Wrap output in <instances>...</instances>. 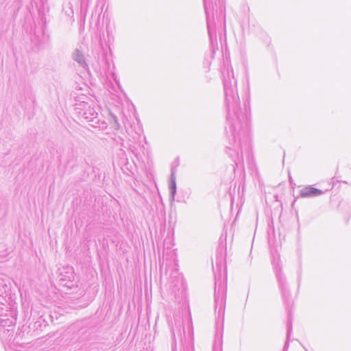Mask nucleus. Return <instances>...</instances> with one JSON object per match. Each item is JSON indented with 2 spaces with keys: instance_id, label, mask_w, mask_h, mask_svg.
Returning a JSON list of instances; mask_svg holds the SVG:
<instances>
[{
  "instance_id": "obj_1",
  "label": "nucleus",
  "mask_w": 351,
  "mask_h": 351,
  "mask_svg": "<svg viewBox=\"0 0 351 351\" xmlns=\"http://www.w3.org/2000/svg\"><path fill=\"white\" fill-rule=\"evenodd\" d=\"M223 90L225 93V101L227 107V122L228 128L226 127V132H230L232 141L230 144L232 147H227V149H237L242 153V141H247L249 133L250 123L247 117V110L241 108L240 99L237 89V81L232 73L230 77L228 70L223 71Z\"/></svg>"
},
{
  "instance_id": "obj_2",
  "label": "nucleus",
  "mask_w": 351,
  "mask_h": 351,
  "mask_svg": "<svg viewBox=\"0 0 351 351\" xmlns=\"http://www.w3.org/2000/svg\"><path fill=\"white\" fill-rule=\"evenodd\" d=\"M222 262V258L217 256L215 260V267L213 266L215 274V311L218 308V317L223 316L225 309L226 290L221 280Z\"/></svg>"
},
{
  "instance_id": "obj_3",
  "label": "nucleus",
  "mask_w": 351,
  "mask_h": 351,
  "mask_svg": "<svg viewBox=\"0 0 351 351\" xmlns=\"http://www.w3.org/2000/svg\"><path fill=\"white\" fill-rule=\"evenodd\" d=\"M76 110H79L78 113L82 117L90 122V126L95 128H101L98 113L94 108L88 105V102L83 101L80 104H76Z\"/></svg>"
},
{
  "instance_id": "obj_4",
  "label": "nucleus",
  "mask_w": 351,
  "mask_h": 351,
  "mask_svg": "<svg viewBox=\"0 0 351 351\" xmlns=\"http://www.w3.org/2000/svg\"><path fill=\"white\" fill-rule=\"evenodd\" d=\"M278 285L281 291V293L284 300L286 308L288 311V314L291 313V317L292 318L291 306L293 305V300L291 298V294L288 289L286 278H283V282L278 281Z\"/></svg>"
},
{
  "instance_id": "obj_5",
  "label": "nucleus",
  "mask_w": 351,
  "mask_h": 351,
  "mask_svg": "<svg viewBox=\"0 0 351 351\" xmlns=\"http://www.w3.org/2000/svg\"><path fill=\"white\" fill-rule=\"evenodd\" d=\"M75 279L73 268L67 266L64 267L62 271L60 272L59 276V281L63 286L71 287L73 286V281Z\"/></svg>"
},
{
  "instance_id": "obj_6",
  "label": "nucleus",
  "mask_w": 351,
  "mask_h": 351,
  "mask_svg": "<svg viewBox=\"0 0 351 351\" xmlns=\"http://www.w3.org/2000/svg\"><path fill=\"white\" fill-rule=\"evenodd\" d=\"M271 264L273 265V268L276 276L278 281H280L283 282V278H286L285 276L282 271V263L280 261V255L278 252H271Z\"/></svg>"
},
{
  "instance_id": "obj_7",
  "label": "nucleus",
  "mask_w": 351,
  "mask_h": 351,
  "mask_svg": "<svg viewBox=\"0 0 351 351\" xmlns=\"http://www.w3.org/2000/svg\"><path fill=\"white\" fill-rule=\"evenodd\" d=\"M324 194V191L322 190L315 188L311 185L306 186L304 187L300 191V196L301 197H314L320 196Z\"/></svg>"
},
{
  "instance_id": "obj_8",
  "label": "nucleus",
  "mask_w": 351,
  "mask_h": 351,
  "mask_svg": "<svg viewBox=\"0 0 351 351\" xmlns=\"http://www.w3.org/2000/svg\"><path fill=\"white\" fill-rule=\"evenodd\" d=\"M73 59L74 61L77 62L80 66L82 69L86 70L88 69V66L86 62L85 57L82 52L80 51L78 49H76L72 55Z\"/></svg>"
},
{
  "instance_id": "obj_9",
  "label": "nucleus",
  "mask_w": 351,
  "mask_h": 351,
  "mask_svg": "<svg viewBox=\"0 0 351 351\" xmlns=\"http://www.w3.org/2000/svg\"><path fill=\"white\" fill-rule=\"evenodd\" d=\"M169 189L170 198L173 201L174 200L175 195L176 194V173L173 169H171Z\"/></svg>"
},
{
  "instance_id": "obj_10",
  "label": "nucleus",
  "mask_w": 351,
  "mask_h": 351,
  "mask_svg": "<svg viewBox=\"0 0 351 351\" xmlns=\"http://www.w3.org/2000/svg\"><path fill=\"white\" fill-rule=\"evenodd\" d=\"M292 319L291 317V313H289V318L287 323V338L286 341L283 348V351H287L289 346L290 337L292 332Z\"/></svg>"
},
{
  "instance_id": "obj_11",
  "label": "nucleus",
  "mask_w": 351,
  "mask_h": 351,
  "mask_svg": "<svg viewBox=\"0 0 351 351\" xmlns=\"http://www.w3.org/2000/svg\"><path fill=\"white\" fill-rule=\"evenodd\" d=\"M204 10H205V12L206 14V22H207V28H208V34H209V37H210V41L211 43V45H213V36L212 34V23L210 21V16H209V14L208 12V0H204Z\"/></svg>"
},
{
  "instance_id": "obj_12",
  "label": "nucleus",
  "mask_w": 351,
  "mask_h": 351,
  "mask_svg": "<svg viewBox=\"0 0 351 351\" xmlns=\"http://www.w3.org/2000/svg\"><path fill=\"white\" fill-rule=\"evenodd\" d=\"M35 38L37 40L36 45L38 47L41 46L49 40V36H46L43 29L36 32L34 34Z\"/></svg>"
},
{
  "instance_id": "obj_13",
  "label": "nucleus",
  "mask_w": 351,
  "mask_h": 351,
  "mask_svg": "<svg viewBox=\"0 0 351 351\" xmlns=\"http://www.w3.org/2000/svg\"><path fill=\"white\" fill-rule=\"evenodd\" d=\"M221 337L222 335H220L219 338L218 343H217V336L215 337V340L213 344V351H221Z\"/></svg>"
},
{
  "instance_id": "obj_14",
  "label": "nucleus",
  "mask_w": 351,
  "mask_h": 351,
  "mask_svg": "<svg viewBox=\"0 0 351 351\" xmlns=\"http://www.w3.org/2000/svg\"><path fill=\"white\" fill-rule=\"evenodd\" d=\"M16 318L14 319H1V324L3 325V326H10L12 324H15V322H16Z\"/></svg>"
},
{
  "instance_id": "obj_15",
  "label": "nucleus",
  "mask_w": 351,
  "mask_h": 351,
  "mask_svg": "<svg viewBox=\"0 0 351 351\" xmlns=\"http://www.w3.org/2000/svg\"><path fill=\"white\" fill-rule=\"evenodd\" d=\"M215 4L216 6L222 7L224 4V0H215Z\"/></svg>"
},
{
  "instance_id": "obj_16",
  "label": "nucleus",
  "mask_w": 351,
  "mask_h": 351,
  "mask_svg": "<svg viewBox=\"0 0 351 351\" xmlns=\"http://www.w3.org/2000/svg\"><path fill=\"white\" fill-rule=\"evenodd\" d=\"M215 53V51L213 49H212V58H213V54Z\"/></svg>"
},
{
  "instance_id": "obj_17",
  "label": "nucleus",
  "mask_w": 351,
  "mask_h": 351,
  "mask_svg": "<svg viewBox=\"0 0 351 351\" xmlns=\"http://www.w3.org/2000/svg\"><path fill=\"white\" fill-rule=\"evenodd\" d=\"M175 346H176L173 343V344H172V350H173H173H174V349H175Z\"/></svg>"
},
{
  "instance_id": "obj_18",
  "label": "nucleus",
  "mask_w": 351,
  "mask_h": 351,
  "mask_svg": "<svg viewBox=\"0 0 351 351\" xmlns=\"http://www.w3.org/2000/svg\"><path fill=\"white\" fill-rule=\"evenodd\" d=\"M289 181H290L291 183L292 182V178H291V176H289Z\"/></svg>"
},
{
  "instance_id": "obj_19",
  "label": "nucleus",
  "mask_w": 351,
  "mask_h": 351,
  "mask_svg": "<svg viewBox=\"0 0 351 351\" xmlns=\"http://www.w3.org/2000/svg\"><path fill=\"white\" fill-rule=\"evenodd\" d=\"M295 201H296V199H295V200L293 201V202L292 203V206H293V205L295 204Z\"/></svg>"
},
{
  "instance_id": "obj_20",
  "label": "nucleus",
  "mask_w": 351,
  "mask_h": 351,
  "mask_svg": "<svg viewBox=\"0 0 351 351\" xmlns=\"http://www.w3.org/2000/svg\"><path fill=\"white\" fill-rule=\"evenodd\" d=\"M172 335H173V338L174 339V338H175V334H174V332H173Z\"/></svg>"
}]
</instances>
